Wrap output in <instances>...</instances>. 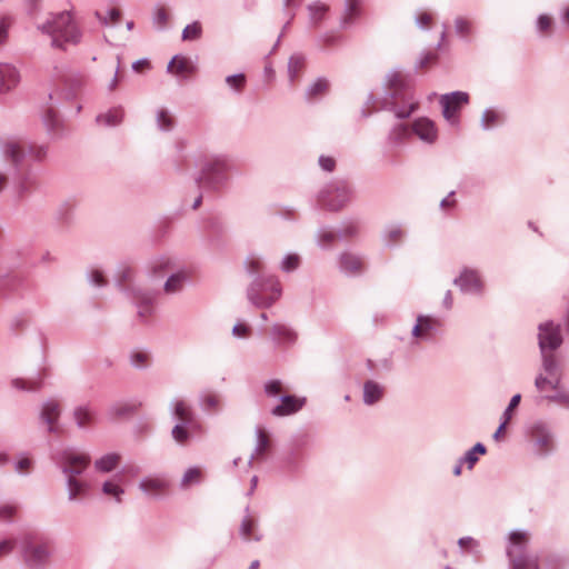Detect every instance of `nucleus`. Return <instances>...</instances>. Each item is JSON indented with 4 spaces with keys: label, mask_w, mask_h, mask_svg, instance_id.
I'll list each match as a JSON object with an SVG mask.
<instances>
[{
    "label": "nucleus",
    "mask_w": 569,
    "mask_h": 569,
    "mask_svg": "<svg viewBox=\"0 0 569 569\" xmlns=\"http://www.w3.org/2000/svg\"><path fill=\"white\" fill-rule=\"evenodd\" d=\"M119 461H120V457L118 455H114V453L107 455L96 461V468L99 471L109 472L118 466Z\"/></svg>",
    "instance_id": "nucleus-29"
},
{
    "label": "nucleus",
    "mask_w": 569,
    "mask_h": 569,
    "mask_svg": "<svg viewBox=\"0 0 569 569\" xmlns=\"http://www.w3.org/2000/svg\"><path fill=\"white\" fill-rule=\"evenodd\" d=\"M69 498L77 499L86 490V485L74 477L68 478Z\"/></svg>",
    "instance_id": "nucleus-34"
},
{
    "label": "nucleus",
    "mask_w": 569,
    "mask_h": 569,
    "mask_svg": "<svg viewBox=\"0 0 569 569\" xmlns=\"http://www.w3.org/2000/svg\"><path fill=\"white\" fill-rule=\"evenodd\" d=\"M219 398L214 393H207L203 397L202 403L203 408L208 411H214L219 407Z\"/></svg>",
    "instance_id": "nucleus-45"
},
{
    "label": "nucleus",
    "mask_w": 569,
    "mask_h": 569,
    "mask_svg": "<svg viewBox=\"0 0 569 569\" xmlns=\"http://www.w3.org/2000/svg\"><path fill=\"white\" fill-rule=\"evenodd\" d=\"M4 153L13 163H18L23 157V147L19 141L10 140L4 144Z\"/></svg>",
    "instance_id": "nucleus-25"
},
{
    "label": "nucleus",
    "mask_w": 569,
    "mask_h": 569,
    "mask_svg": "<svg viewBox=\"0 0 569 569\" xmlns=\"http://www.w3.org/2000/svg\"><path fill=\"white\" fill-rule=\"evenodd\" d=\"M280 295H281L280 283L278 281H272L270 296L264 297L262 295H259L254 288L250 289L248 296H249L250 301H252V303H254L257 307L267 308V307H270L276 300H278Z\"/></svg>",
    "instance_id": "nucleus-15"
},
{
    "label": "nucleus",
    "mask_w": 569,
    "mask_h": 569,
    "mask_svg": "<svg viewBox=\"0 0 569 569\" xmlns=\"http://www.w3.org/2000/svg\"><path fill=\"white\" fill-rule=\"evenodd\" d=\"M102 491H103V493H106L108 496L114 497L117 499V501L121 500L120 496L123 493V489L119 485H117L112 481L104 482L103 487H102Z\"/></svg>",
    "instance_id": "nucleus-43"
},
{
    "label": "nucleus",
    "mask_w": 569,
    "mask_h": 569,
    "mask_svg": "<svg viewBox=\"0 0 569 569\" xmlns=\"http://www.w3.org/2000/svg\"><path fill=\"white\" fill-rule=\"evenodd\" d=\"M227 83L232 87L233 89L240 91L243 89L244 87V83H246V77L244 74H234V76H229L227 79H226Z\"/></svg>",
    "instance_id": "nucleus-46"
},
{
    "label": "nucleus",
    "mask_w": 569,
    "mask_h": 569,
    "mask_svg": "<svg viewBox=\"0 0 569 569\" xmlns=\"http://www.w3.org/2000/svg\"><path fill=\"white\" fill-rule=\"evenodd\" d=\"M309 10H310L312 22L318 23L321 21V19L326 14V12L329 10V7L323 3L317 2L312 6H310Z\"/></svg>",
    "instance_id": "nucleus-39"
},
{
    "label": "nucleus",
    "mask_w": 569,
    "mask_h": 569,
    "mask_svg": "<svg viewBox=\"0 0 569 569\" xmlns=\"http://www.w3.org/2000/svg\"><path fill=\"white\" fill-rule=\"evenodd\" d=\"M158 124L163 130H170L174 124V119L166 109H161L158 113Z\"/></svg>",
    "instance_id": "nucleus-41"
},
{
    "label": "nucleus",
    "mask_w": 569,
    "mask_h": 569,
    "mask_svg": "<svg viewBox=\"0 0 569 569\" xmlns=\"http://www.w3.org/2000/svg\"><path fill=\"white\" fill-rule=\"evenodd\" d=\"M383 395L382 388L373 382L367 381L363 387V400L367 405H372L381 399Z\"/></svg>",
    "instance_id": "nucleus-23"
},
{
    "label": "nucleus",
    "mask_w": 569,
    "mask_h": 569,
    "mask_svg": "<svg viewBox=\"0 0 569 569\" xmlns=\"http://www.w3.org/2000/svg\"><path fill=\"white\" fill-rule=\"evenodd\" d=\"M538 30L543 34V36H549L551 32H552V27H553V21H552V18L547 16V14H542L538 18Z\"/></svg>",
    "instance_id": "nucleus-42"
},
{
    "label": "nucleus",
    "mask_w": 569,
    "mask_h": 569,
    "mask_svg": "<svg viewBox=\"0 0 569 569\" xmlns=\"http://www.w3.org/2000/svg\"><path fill=\"white\" fill-rule=\"evenodd\" d=\"M132 362L137 367H143L148 363V355L141 351H137L132 355Z\"/></svg>",
    "instance_id": "nucleus-57"
},
{
    "label": "nucleus",
    "mask_w": 569,
    "mask_h": 569,
    "mask_svg": "<svg viewBox=\"0 0 569 569\" xmlns=\"http://www.w3.org/2000/svg\"><path fill=\"white\" fill-rule=\"evenodd\" d=\"M226 168V162L221 159L213 160L208 168L203 169L202 176L200 178L201 183L211 184L214 182V174L223 171Z\"/></svg>",
    "instance_id": "nucleus-22"
},
{
    "label": "nucleus",
    "mask_w": 569,
    "mask_h": 569,
    "mask_svg": "<svg viewBox=\"0 0 569 569\" xmlns=\"http://www.w3.org/2000/svg\"><path fill=\"white\" fill-rule=\"evenodd\" d=\"M520 400H521V396L520 395H515L511 400H510V403L508 406V408L506 409V411L503 412V419L506 420V422H509L512 418V412L516 410V408L519 406L520 403Z\"/></svg>",
    "instance_id": "nucleus-47"
},
{
    "label": "nucleus",
    "mask_w": 569,
    "mask_h": 569,
    "mask_svg": "<svg viewBox=\"0 0 569 569\" xmlns=\"http://www.w3.org/2000/svg\"><path fill=\"white\" fill-rule=\"evenodd\" d=\"M271 332L277 337L280 342H295L297 339L296 332L283 325H274Z\"/></svg>",
    "instance_id": "nucleus-27"
},
{
    "label": "nucleus",
    "mask_w": 569,
    "mask_h": 569,
    "mask_svg": "<svg viewBox=\"0 0 569 569\" xmlns=\"http://www.w3.org/2000/svg\"><path fill=\"white\" fill-rule=\"evenodd\" d=\"M12 385L17 389L31 391V390H37L40 388L41 380L40 379L24 380V379L17 378L12 381Z\"/></svg>",
    "instance_id": "nucleus-38"
},
{
    "label": "nucleus",
    "mask_w": 569,
    "mask_h": 569,
    "mask_svg": "<svg viewBox=\"0 0 569 569\" xmlns=\"http://www.w3.org/2000/svg\"><path fill=\"white\" fill-rule=\"evenodd\" d=\"M341 267L347 272L357 273L362 270L363 262L359 257L352 254H343L341 257Z\"/></svg>",
    "instance_id": "nucleus-26"
},
{
    "label": "nucleus",
    "mask_w": 569,
    "mask_h": 569,
    "mask_svg": "<svg viewBox=\"0 0 569 569\" xmlns=\"http://www.w3.org/2000/svg\"><path fill=\"white\" fill-rule=\"evenodd\" d=\"M108 16H103L101 12H97V17L104 24H116L120 21L121 12L118 8H111L108 10Z\"/></svg>",
    "instance_id": "nucleus-37"
},
{
    "label": "nucleus",
    "mask_w": 569,
    "mask_h": 569,
    "mask_svg": "<svg viewBox=\"0 0 569 569\" xmlns=\"http://www.w3.org/2000/svg\"><path fill=\"white\" fill-rule=\"evenodd\" d=\"M509 540L511 546L507 553L512 569H538L537 559L525 553L529 535L523 531H513L510 533Z\"/></svg>",
    "instance_id": "nucleus-2"
},
{
    "label": "nucleus",
    "mask_w": 569,
    "mask_h": 569,
    "mask_svg": "<svg viewBox=\"0 0 569 569\" xmlns=\"http://www.w3.org/2000/svg\"><path fill=\"white\" fill-rule=\"evenodd\" d=\"M20 81L17 69L7 63H0V93H6L13 89Z\"/></svg>",
    "instance_id": "nucleus-14"
},
{
    "label": "nucleus",
    "mask_w": 569,
    "mask_h": 569,
    "mask_svg": "<svg viewBox=\"0 0 569 569\" xmlns=\"http://www.w3.org/2000/svg\"><path fill=\"white\" fill-rule=\"evenodd\" d=\"M42 30L51 36L53 46L59 48L67 43L76 44L81 38L80 29L70 11L57 14Z\"/></svg>",
    "instance_id": "nucleus-1"
},
{
    "label": "nucleus",
    "mask_w": 569,
    "mask_h": 569,
    "mask_svg": "<svg viewBox=\"0 0 569 569\" xmlns=\"http://www.w3.org/2000/svg\"><path fill=\"white\" fill-rule=\"evenodd\" d=\"M465 461L468 463V468L472 469L478 461V456L475 455V451L469 450L465 457Z\"/></svg>",
    "instance_id": "nucleus-64"
},
{
    "label": "nucleus",
    "mask_w": 569,
    "mask_h": 569,
    "mask_svg": "<svg viewBox=\"0 0 569 569\" xmlns=\"http://www.w3.org/2000/svg\"><path fill=\"white\" fill-rule=\"evenodd\" d=\"M359 2L358 0H348V11L345 17L346 21H349L352 19L353 16L358 12Z\"/></svg>",
    "instance_id": "nucleus-58"
},
{
    "label": "nucleus",
    "mask_w": 569,
    "mask_h": 569,
    "mask_svg": "<svg viewBox=\"0 0 569 569\" xmlns=\"http://www.w3.org/2000/svg\"><path fill=\"white\" fill-rule=\"evenodd\" d=\"M330 90V83L325 78L317 79L313 83L309 86L306 91V96L308 100H317L323 96H326Z\"/></svg>",
    "instance_id": "nucleus-20"
},
{
    "label": "nucleus",
    "mask_w": 569,
    "mask_h": 569,
    "mask_svg": "<svg viewBox=\"0 0 569 569\" xmlns=\"http://www.w3.org/2000/svg\"><path fill=\"white\" fill-rule=\"evenodd\" d=\"M456 29L460 36H468L471 32V23L463 18H458L456 20Z\"/></svg>",
    "instance_id": "nucleus-49"
},
{
    "label": "nucleus",
    "mask_w": 569,
    "mask_h": 569,
    "mask_svg": "<svg viewBox=\"0 0 569 569\" xmlns=\"http://www.w3.org/2000/svg\"><path fill=\"white\" fill-rule=\"evenodd\" d=\"M51 555V545L41 538L26 536L23 539L22 556L29 566L44 565Z\"/></svg>",
    "instance_id": "nucleus-3"
},
{
    "label": "nucleus",
    "mask_w": 569,
    "mask_h": 569,
    "mask_svg": "<svg viewBox=\"0 0 569 569\" xmlns=\"http://www.w3.org/2000/svg\"><path fill=\"white\" fill-rule=\"evenodd\" d=\"M305 405V399L296 396H283L281 403L276 406L271 413L277 417L289 416L298 412Z\"/></svg>",
    "instance_id": "nucleus-13"
},
{
    "label": "nucleus",
    "mask_w": 569,
    "mask_h": 569,
    "mask_svg": "<svg viewBox=\"0 0 569 569\" xmlns=\"http://www.w3.org/2000/svg\"><path fill=\"white\" fill-rule=\"evenodd\" d=\"M350 199V190L343 182L329 187L321 193V206L331 211H338L346 206Z\"/></svg>",
    "instance_id": "nucleus-5"
},
{
    "label": "nucleus",
    "mask_w": 569,
    "mask_h": 569,
    "mask_svg": "<svg viewBox=\"0 0 569 569\" xmlns=\"http://www.w3.org/2000/svg\"><path fill=\"white\" fill-rule=\"evenodd\" d=\"M412 133L422 141L433 143L438 137V130L433 121L428 118H419L412 123Z\"/></svg>",
    "instance_id": "nucleus-10"
},
{
    "label": "nucleus",
    "mask_w": 569,
    "mask_h": 569,
    "mask_svg": "<svg viewBox=\"0 0 569 569\" xmlns=\"http://www.w3.org/2000/svg\"><path fill=\"white\" fill-rule=\"evenodd\" d=\"M306 69V60L300 54H293L288 62V76L292 84H296Z\"/></svg>",
    "instance_id": "nucleus-18"
},
{
    "label": "nucleus",
    "mask_w": 569,
    "mask_h": 569,
    "mask_svg": "<svg viewBox=\"0 0 569 569\" xmlns=\"http://www.w3.org/2000/svg\"><path fill=\"white\" fill-rule=\"evenodd\" d=\"M17 512V508L14 506L6 505L0 508V519L8 520L12 518Z\"/></svg>",
    "instance_id": "nucleus-56"
},
{
    "label": "nucleus",
    "mask_w": 569,
    "mask_h": 569,
    "mask_svg": "<svg viewBox=\"0 0 569 569\" xmlns=\"http://www.w3.org/2000/svg\"><path fill=\"white\" fill-rule=\"evenodd\" d=\"M90 462L91 458L89 455L77 452L74 450L63 451L59 461L62 471L68 476V478H76V476L81 475Z\"/></svg>",
    "instance_id": "nucleus-6"
},
{
    "label": "nucleus",
    "mask_w": 569,
    "mask_h": 569,
    "mask_svg": "<svg viewBox=\"0 0 569 569\" xmlns=\"http://www.w3.org/2000/svg\"><path fill=\"white\" fill-rule=\"evenodd\" d=\"M232 332L239 338H247L251 333V329L246 323H238L233 327Z\"/></svg>",
    "instance_id": "nucleus-51"
},
{
    "label": "nucleus",
    "mask_w": 569,
    "mask_h": 569,
    "mask_svg": "<svg viewBox=\"0 0 569 569\" xmlns=\"http://www.w3.org/2000/svg\"><path fill=\"white\" fill-rule=\"evenodd\" d=\"M132 68L136 72H144L150 69V62L148 60H139L132 64Z\"/></svg>",
    "instance_id": "nucleus-63"
},
{
    "label": "nucleus",
    "mask_w": 569,
    "mask_h": 569,
    "mask_svg": "<svg viewBox=\"0 0 569 569\" xmlns=\"http://www.w3.org/2000/svg\"><path fill=\"white\" fill-rule=\"evenodd\" d=\"M406 78L401 73H393L389 78V88L393 91V94L397 96L399 91L405 87Z\"/></svg>",
    "instance_id": "nucleus-44"
},
{
    "label": "nucleus",
    "mask_w": 569,
    "mask_h": 569,
    "mask_svg": "<svg viewBox=\"0 0 569 569\" xmlns=\"http://www.w3.org/2000/svg\"><path fill=\"white\" fill-rule=\"evenodd\" d=\"M264 392L269 397H277L283 393V385L280 380H271L264 385Z\"/></svg>",
    "instance_id": "nucleus-40"
},
{
    "label": "nucleus",
    "mask_w": 569,
    "mask_h": 569,
    "mask_svg": "<svg viewBox=\"0 0 569 569\" xmlns=\"http://www.w3.org/2000/svg\"><path fill=\"white\" fill-rule=\"evenodd\" d=\"M11 26V21L8 18H3L0 21V44H3L8 38V30Z\"/></svg>",
    "instance_id": "nucleus-52"
},
{
    "label": "nucleus",
    "mask_w": 569,
    "mask_h": 569,
    "mask_svg": "<svg viewBox=\"0 0 569 569\" xmlns=\"http://www.w3.org/2000/svg\"><path fill=\"white\" fill-rule=\"evenodd\" d=\"M247 268L250 272H258L261 270L262 268V263L259 259L257 258H249L247 260Z\"/></svg>",
    "instance_id": "nucleus-60"
},
{
    "label": "nucleus",
    "mask_w": 569,
    "mask_h": 569,
    "mask_svg": "<svg viewBox=\"0 0 569 569\" xmlns=\"http://www.w3.org/2000/svg\"><path fill=\"white\" fill-rule=\"evenodd\" d=\"M202 34V26L200 22L194 21L191 24H188L182 31V40L192 41L197 40Z\"/></svg>",
    "instance_id": "nucleus-31"
},
{
    "label": "nucleus",
    "mask_w": 569,
    "mask_h": 569,
    "mask_svg": "<svg viewBox=\"0 0 569 569\" xmlns=\"http://www.w3.org/2000/svg\"><path fill=\"white\" fill-rule=\"evenodd\" d=\"M459 546L465 550H472L478 547V542L475 539L467 537L459 540Z\"/></svg>",
    "instance_id": "nucleus-59"
},
{
    "label": "nucleus",
    "mask_w": 569,
    "mask_h": 569,
    "mask_svg": "<svg viewBox=\"0 0 569 569\" xmlns=\"http://www.w3.org/2000/svg\"><path fill=\"white\" fill-rule=\"evenodd\" d=\"M256 527H257V523H256L254 519L251 518L250 516H247L242 520V523H241V529L240 530H241L242 537L246 540H250V539L258 540L259 538L254 535Z\"/></svg>",
    "instance_id": "nucleus-32"
},
{
    "label": "nucleus",
    "mask_w": 569,
    "mask_h": 569,
    "mask_svg": "<svg viewBox=\"0 0 569 569\" xmlns=\"http://www.w3.org/2000/svg\"><path fill=\"white\" fill-rule=\"evenodd\" d=\"M13 547H14L13 540H4V541L0 542V558L8 555L13 549Z\"/></svg>",
    "instance_id": "nucleus-61"
},
{
    "label": "nucleus",
    "mask_w": 569,
    "mask_h": 569,
    "mask_svg": "<svg viewBox=\"0 0 569 569\" xmlns=\"http://www.w3.org/2000/svg\"><path fill=\"white\" fill-rule=\"evenodd\" d=\"M123 111L122 109H112L106 114H101L97 118L99 123H104L108 126H116L122 121Z\"/></svg>",
    "instance_id": "nucleus-30"
},
{
    "label": "nucleus",
    "mask_w": 569,
    "mask_h": 569,
    "mask_svg": "<svg viewBox=\"0 0 569 569\" xmlns=\"http://www.w3.org/2000/svg\"><path fill=\"white\" fill-rule=\"evenodd\" d=\"M543 368L547 372V376H539L536 379V387L541 392L548 390H558L560 378L559 375L557 373L556 359L553 355H545Z\"/></svg>",
    "instance_id": "nucleus-7"
},
{
    "label": "nucleus",
    "mask_w": 569,
    "mask_h": 569,
    "mask_svg": "<svg viewBox=\"0 0 569 569\" xmlns=\"http://www.w3.org/2000/svg\"><path fill=\"white\" fill-rule=\"evenodd\" d=\"M156 20L160 27H164L169 21V12L166 8H158L156 11Z\"/></svg>",
    "instance_id": "nucleus-54"
},
{
    "label": "nucleus",
    "mask_w": 569,
    "mask_h": 569,
    "mask_svg": "<svg viewBox=\"0 0 569 569\" xmlns=\"http://www.w3.org/2000/svg\"><path fill=\"white\" fill-rule=\"evenodd\" d=\"M298 264H299V257L296 254H289L284 259L282 268L286 271H291V270H295L298 267Z\"/></svg>",
    "instance_id": "nucleus-53"
},
{
    "label": "nucleus",
    "mask_w": 569,
    "mask_h": 569,
    "mask_svg": "<svg viewBox=\"0 0 569 569\" xmlns=\"http://www.w3.org/2000/svg\"><path fill=\"white\" fill-rule=\"evenodd\" d=\"M61 408L58 401L50 400L43 405L41 417L49 425V431L57 430L56 422L60 416Z\"/></svg>",
    "instance_id": "nucleus-17"
},
{
    "label": "nucleus",
    "mask_w": 569,
    "mask_h": 569,
    "mask_svg": "<svg viewBox=\"0 0 569 569\" xmlns=\"http://www.w3.org/2000/svg\"><path fill=\"white\" fill-rule=\"evenodd\" d=\"M411 133H412V127L409 128L407 124L400 123L392 129V131L390 133V138H391V140L399 142V141L407 139Z\"/></svg>",
    "instance_id": "nucleus-35"
},
{
    "label": "nucleus",
    "mask_w": 569,
    "mask_h": 569,
    "mask_svg": "<svg viewBox=\"0 0 569 569\" xmlns=\"http://www.w3.org/2000/svg\"><path fill=\"white\" fill-rule=\"evenodd\" d=\"M440 328V322L428 316H420L417 319V325L412 330V335L418 339H428Z\"/></svg>",
    "instance_id": "nucleus-11"
},
{
    "label": "nucleus",
    "mask_w": 569,
    "mask_h": 569,
    "mask_svg": "<svg viewBox=\"0 0 569 569\" xmlns=\"http://www.w3.org/2000/svg\"><path fill=\"white\" fill-rule=\"evenodd\" d=\"M561 342L562 339L558 326H555L552 322H546L539 327V346L543 356L547 355V348L555 350L561 345Z\"/></svg>",
    "instance_id": "nucleus-8"
},
{
    "label": "nucleus",
    "mask_w": 569,
    "mask_h": 569,
    "mask_svg": "<svg viewBox=\"0 0 569 569\" xmlns=\"http://www.w3.org/2000/svg\"><path fill=\"white\" fill-rule=\"evenodd\" d=\"M437 60V56L435 53H427L420 61V68L426 69L429 66L433 64Z\"/></svg>",
    "instance_id": "nucleus-62"
},
{
    "label": "nucleus",
    "mask_w": 569,
    "mask_h": 569,
    "mask_svg": "<svg viewBox=\"0 0 569 569\" xmlns=\"http://www.w3.org/2000/svg\"><path fill=\"white\" fill-rule=\"evenodd\" d=\"M203 478V472L200 468L193 467L189 468L181 480L182 488H189L192 485L199 483Z\"/></svg>",
    "instance_id": "nucleus-28"
},
{
    "label": "nucleus",
    "mask_w": 569,
    "mask_h": 569,
    "mask_svg": "<svg viewBox=\"0 0 569 569\" xmlns=\"http://www.w3.org/2000/svg\"><path fill=\"white\" fill-rule=\"evenodd\" d=\"M319 164L320 167L326 170V171H333V169L336 168V160L331 157H320L319 159Z\"/></svg>",
    "instance_id": "nucleus-55"
},
{
    "label": "nucleus",
    "mask_w": 569,
    "mask_h": 569,
    "mask_svg": "<svg viewBox=\"0 0 569 569\" xmlns=\"http://www.w3.org/2000/svg\"><path fill=\"white\" fill-rule=\"evenodd\" d=\"M194 428L196 427H191L188 423H178L172 429V438L179 445H186L191 437V430Z\"/></svg>",
    "instance_id": "nucleus-24"
},
{
    "label": "nucleus",
    "mask_w": 569,
    "mask_h": 569,
    "mask_svg": "<svg viewBox=\"0 0 569 569\" xmlns=\"http://www.w3.org/2000/svg\"><path fill=\"white\" fill-rule=\"evenodd\" d=\"M417 23L421 28H430L433 23V16L431 12L428 11H421L417 16Z\"/></svg>",
    "instance_id": "nucleus-48"
},
{
    "label": "nucleus",
    "mask_w": 569,
    "mask_h": 569,
    "mask_svg": "<svg viewBox=\"0 0 569 569\" xmlns=\"http://www.w3.org/2000/svg\"><path fill=\"white\" fill-rule=\"evenodd\" d=\"M186 279V276L183 273H177L173 274L168 279V281L164 284V290L168 293H173L182 287V282Z\"/></svg>",
    "instance_id": "nucleus-36"
},
{
    "label": "nucleus",
    "mask_w": 569,
    "mask_h": 569,
    "mask_svg": "<svg viewBox=\"0 0 569 569\" xmlns=\"http://www.w3.org/2000/svg\"><path fill=\"white\" fill-rule=\"evenodd\" d=\"M73 418L79 428H87L94 423V412L87 406L77 407Z\"/></svg>",
    "instance_id": "nucleus-21"
},
{
    "label": "nucleus",
    "mask_w": 569,
    "mask_h": 569,
    "mask_svg": "<svg viewBox=\"0 0 569 569\" xmlns=\"http://www.w3.org/2000/svg\"><path fill=\"white\" fill-rule=\"evenodd\" d=\"M456 284L467 292H477L482 287L479 274L473 270H465L460 277L456 279Z\"/></svg>",
    "instance_id": "nucleus-16"
},
{
    "label": "nucleus",
    "mask_w": 569,
    "mask_h": 569,
    "mask_svg": "<svg viewBox=\"0 0 569 569\" xmlns=\"http://www.w3.org/2000/svg\"><path fill=\"white\" fill-rule=\"evenodd\" d=\"M482 122L485 128H490L499 122V114L492 110H488L482 116Z\"/></svg>",
    "instance_id": "nucleus-50"
},
{
    "label": "nucleus",
    "mask_w": 569,
    "mask_h": 569,
    "mask_svg": "<svg viewBox=\"0 0 569 569\" xmlns=\"http://www.w3.org/2000/svg\"><path fill=\"white\" fill-rule=\"evenodd\" d=\"M140 489L152 497H161L168 493L170 482L164 477H147L140 485Z\"/></svg>",
    "instance_id": "nucleus-9"
},
{
    "label": "nucleus",
    "mask_w": 569,
    "mask_h": 569,
    "mask_svg": "<svg viewBox=\"0 0 569 569\" xmlns=\"http://www.w3.org/2000/svg\"><path fill=\"white\" fill-rule=\"evenodd\" d=\"M173 415L180 423H188L191 427L197 426L193 419L192 409L184 400H178L174 402Z\"/></svg>",
    "instance_id": "nucleus-19"
},
{
    "label": "nucleus",
    "mask_w": 569,
    "mask_h": 569,
    "mask_svg": "<svg viewBox=\"0 0 569 569\" xmlns=\"http://www.w3.org/2000/svg\"><path fill=\"white\" fill-rule=\"evenodd\" d=\"M271 447V440L268 432L264 429L258 430V447L257 456L266 455Z\"/></svg>",
    "instance_id": "nucleus-33"
},
{
    "label": "nucleus",
    "mask_w": 569,
    "mask_h": 569,
    "mask_svg": "<svg viewBox=\"0 0 569 569\" xmlns=\"http://www.w3.org/2000/svg\"><path fill=\"white\" fill-rule=\"evenodd\" d=\"M439 101L442 106V114L445 119L452 124H457L461 108L469 103V94L462 91H455L448 94H442Z\"/></svg>",
    "instance_id": "nucleus-4"
},
{
    "label": "nucleus",
    "mask_w": 569,
    "mask_h": 569,
    "mask_svg": "<svg viewBox=\"0 0 569 569\" xmlns=\"http://www.w3.org/2000/svg\"><path fill=\"white\" fill-rule=\"evenodd\" d=\"M168 71L177 77L189 78L194 74L196 67L189 58L176 56L169 62Z\"/></svg>",
    "instance_id": "nucleus-12"
}]
</instances>
